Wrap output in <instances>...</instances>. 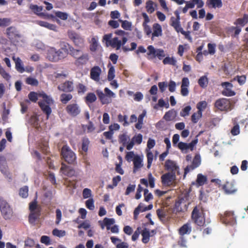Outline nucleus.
<instances>
[{
    "label": "nucleus",
    "instance_id": "nucleus-1",
    "mask_svg": "<svg viewBox=\"0 0 248 248\" xmlns=\"http://www.w3.org/2000/svg\"><path fill=\"white\" fill-rule=\"evenodd\" d=\"M28 97L33 102H36L38 98H42L38 104L43 112L46 114L48 119L52 112L50 108V106L53 103L52 98L43 92L39 93L31 92L29 94Z\"/></svg>",
    "mask_w": 248,
    "mask_h": 248
},
{
    "label": "nucleus",
    "instance_id": "nucleus-2",
    "mask_svg": "<svg viewBox=\"0 0 248 248\" xmlns=\"http://www.w3.org/2000/svg\"><path fill=\"white\" fill-rule=\"evenodd\" d=\"M96 93L102 105L111 103L112 98L116 97V94L107 87L104 89V92L99 89L96 90Z\"/></svg>",
    "mask_w": 248,
    "mask_h": 248
},
{
    "label": "nucleus",
    "instance_id": "nucleus-3",
    "mask_svg": "<svg viewBox=\"0 0 248 248\" xmlns=\"http://www.w3.org/2000/svg\"><path fill=\"white\" fill-rule=\"evenodd\" d=\"M46 51L47 58L51 62H57L65 58L62 50H57L54 47H48Z\"/></svg>",
    "mask_w": 248,
    "mask_h": 248
},
{
    "label": "nucleus",
    "instance_id": "nucleus-4",
    "mask_svg": "<svg viewBox=\"0 0 248 248\" xmlns=\"http://www.w3.org/2000/svg\"><path fill=\"white\" fill-rule=\"evenodd\" d=\"M0 210L3 218L5 220H10L14 217V212L8 202L0 198Z\"/></svg>",
    "mask_w": 248,
    "mask_h": 248
},
{
    "label": "nucleus",
    "instance_id": "nucleus-5",
    "mask_svg": "<svg viewBox=\"0 0 248 248\" xmlns=\"http://www.w3.org/2000/svg\"><path fill=\"white\" fill-rule=\"evenodd\" d=\"M29 208L31 213L29 216V221L31 223L33 224L40 216V207L37 204L36 201L30 203Z\"/></svg>",
    "mask_w": 248,
    "mask_h": 248
},
{
    "label": "nucleus",
    "instance_id": "nucleus-6",
    "mask_svg": "<svg viewBox=\"0 0 248 248\" xmlns=\"http://www.w3.org/2000/svg\"><path fill=\"white\" fill-rule=\"evenodd\" d=\"M62 155L65 161L73 163L76 159V155L67 145L63 146L62 149Z\"/></svg>",
    "mask_w": 248,
    "mask_h": 248
},
{
    "label": "nucleus",
    "instance_id": "nucleus-7",
    "mask_svg": "<svg viewBox=\"0 0 248 248\" xmlns=\"http://www.w3.org/2000/svg\"><path fill=\"white\" fill-rule=\"evenodd\" d=\"M215 107L220 111H228L232 109L229 99L225 98L217 100L215 103Z\"/></svg>",
    "mask_w": 248,
    "mask_h": 248
},
{
    "label": "nucleus",
    "instance_id": "nucleus-8",
    "mask_svg": "<svg viewBox=\"0 0 248 248\" xmlns=\"http://www.w3.org/2000/svg\"><path fill=\"white\" fill-rule=\"evenodd\" d=\"M221 87L223 88L221 93L224 96H232L235 94V93L232 89L233 85L229 82H224L221 83Z\"/></svg>",
    "mask_w": 248,
    "mask_h": 248
},
{
    "label": "nucleus",
    "instance_id": "nucleus-9",
    "mask_svg": "<svg viewBox=\"0 0 248 248\" xmlns=\"http://www.w3.org/2000/svg\"><path fill=\"white\" fill-rule=\"evenodd\" d=\"M192 218L199 226H202L204 224V218L202 212H199L197 207H195L192 213Z\"/></svg>",
    "mask_w": 248,
    "mask_h": 248
},
{
    "label": "nucleus",
    "instance_id": "nucleus-10",
    "mask_svg": "<svg viewBox=\"0 0 248 248\" xmlns=\"http://www.w3.org/2000/svg\"><path fill=\"white\" fill-rule=\"evenodd\" d=\"M176 179V174L173 172H168L161 176L162 184L166 186H170L173 184Z\"/></svg>",
    "mask_w": 248,
    "mask_h": 248
},
{
    "label": "nucleus",
    "instance_id": "nucleus-11",
    "mask_svg": "<svg viewBox=\"0 0 248 248\" xmlns=\"http://www.w3.org/2000/svg\"><path fill=\"white\" fill-rule=\"evenodd\" d=\"M68 36L72 40L75 46L80 47L83 46L84 42V39L79 34L73 31H69Z\"/></svg>",
    "mask_w": 248,
    "mask_h": 248
},
{
    "label": "nucleus",
    "instance_id": "nucleus-12",
    "mask_svg": "<svg viewBox=\"0 0 248 248\" xmlns=\"http://www.w3.org/2000/svg\"><path fill=\"white\" fill-rule=\"evenodd\" d=\"M201 164V158L200 155L197 154L195 155L193 159L192 164L188 165L185 169V174L189 172V171L198 168Z\"/></svg>",
    "mask_w": 248,
    "mask_h": 248
},
{
    "label": "nucleus",
    "instance_id": "nucleus-13",
    "mask_svg": "<svg viewBox=\"0 0 248 248\" xmlns=\"http://www.w3.org/2000/svg\"><path fill=\"white\" fill-rule=\"evenodd\" d=\"M66 111L68 114L72 116H76L80 112V108L76 103H72L68 105L66 108Z\"/></svg>",
    "mask_w": 248,
    "mask_h": 248
},
{
    "label": "nucleus",
    "instance_id": "nucleus-14",
    "mask_svg": "<svg viewBox=\"0 0 248 248\" xmlns=\"http://www.w3.org/2000/svg\"><path fill=\"white\" fill-rule=\"evenodd\" d=\"M165 167L167 170L170 171V172H173L175 174L176 173H179V167L173 161L167 160L165 162Z\"/></svg>",
    "mask_w": 248,
    "mask_h": 248
},
{
    "label": "nucleus",
    "instance_id": "nucleus-15",
    "mask_svg": "<svg viewBox=\"0 0 248 248\" xmlns=\"http://www.w3.org/2000/svg\"><path fill=\"white\" fill-rule=\"evenodd\" d=\"M101 69L98 66H95L91 68L90 71L91 78L96 82H99L101 73Z\"/></svg>",
    "mask_w": 248,
    "mask_h": 248
},
{
    "label": "nucleus",
    "instance_id": "nucleus-16",
    "mask_svg": "<svg viewBox=\"0 0 248 248\" xmlns=\"http://www.w3.org/2000/svg\"><path fill=\"white\" fill-rule=\"evenodd\" d=\"M6 33L10 39H14L20 37V34L16 27L11 26L6 30Z\"/></svg>",
    "mask_w": 248,
    "mask_h": 248
},
{
    "label": "nucleus",
    "instance_id": "nucleus-17",
    "mask_svg": "<svg viewBox=\"0 0 248 248\" xmlns=\"http://www.w3.org/2000/svg\"><path fill=\"white\" fill-rule=\"evenodd\" d=\"M89 60L88 53H82L75 61V64L78 66H83L87 63Z\"/></svg>",
    "mask_w": 248,
    "mask_h": 248
},
{
    "label": "nucleus",
    "instance_id": "nucleus-18",
    "mask_svg": "<svg viewBox=\"0 0 248 248\" xmlns=\"http://www.w3.org/2000/svg\"><path fill=\"white\" fill-rule=\"evenodd\" d=\"M30 9L33 11L34 14L38 15L40 16H43L45 17V18H49L53 17L52 15H46L43 13H42L41 12L43 10V8L41 6H38L37 5L31 4L30 5Z\"/></svg>",
    "mask_w": 248,
    "mask_h": 248
},
{
    "label": "nucleus",
    "instance_id": "nucleus-19",
    "mask_svg": "<svg viewBox=\"0 0 248 248\" xmlns=\"http://www.w3.org/2000/svg\"><path fill=\"white\" fill-rule=\"evenodd\" d=\"M60 172L64 176L71 177L75 174V170L71 167L62 163Z\"/></svg>",
    "mask_w": 248,
    "mask_h": 248
},
{
    "label": "nucleus",
    "instance_id": "nucleus-20",
    "mask_svg": "<svg viewBox=\"0 0 248 248\" xmlns=\"http://www.w3.org/2000/svg\"><path fill=\"white\" fill-rule=\"evenodd\" d=\"M223 189L227 194H232L234 193L237 189L232 182H227L223 186Z\"/></svg>",
    "mask_w": 248,
    "mask_h": 248
},
{
    "label": "nucleus",
    "instance_id": "nucleus-21",
    "mask_svg": "<svg viewBox=\"0 0 248 248\" xmlns=\"http://www.w3.org/2000/svg\"><path fill=\"white\" fill-rule=\"evenodd\" d=\"M73 83L70 81H65L64 83L58 86L59 90L66 92H71L73 90Z\"/></svg>",
    "mask_w": 248,
    "mask_h": 248
},
{
    "label": "nucleus",
    "instance_id": "nucleus-22",
    "mask_svg": "<svg viewBox=\"0 0 248 248\" xmlns=\"http://www.w3.org/2000/svg\"><path fill=\"white\" fill-rule=\"evenodd\" d=\"M133 172L135 173L143 166V157L137 156L133 161Z\"/></svg>",
    "mask_w": 248,
    "mask_h": 248
},
{
    "label": "nucleus",
    "instance_id": "nucleus-23",
    "mask_svg": "<svg viewBox=\"0 0 248 248\" xmlns=\"http://www.w3.org/2000/svg\"><path fill=\"white\" fill-rule=\"evenodd\" d=\"M155 233V231H152L151 232H150L149 229L145 228L143 230L141 235L142 236V241L144 243H147L149 241L150 237L154 235Z\"/></svg>",
    "mask_w": 248,
    "mask_h": 248
},
{
    "label": "nucleus",
    "instance_id": "nucleus-24",
    "mask_svg": "<svg viewBox=\"0 0 248 248\" xmlns=\"http://www.w3.org/2000/svg\"><path fill=\"white\" fill-rule=\"evenodd\" d=\"M124 45L121 39H119L118 37H114L112 39V41L110 42L109 46H111L116 50H119L121 46H124Z\"/></svg>",
    "mask_w": 248,
    "mask_h": 248
},
{
    "label": "nucleus",
    "instance_id": "nucleus-25",
    "mask_svg": "<svg viewBox=\"0 0 248 248\" xmlns=\"http://www.w3.org/2000/svg\"><path fill=\"white\" fill-rule=\"evenodd\" d=\"M177 115V111L175 110L172 109L165 113L163 116V119L167 121H171L175 119Z\"/></svg>",
    "mask_w": 248,
    "mask_h": 248
},
{
    "label": "nucleus",
    "instance_id": "nucleus-26",
    "mask_svg": "<svg viewBox=\"0 0 248 248\" xmlns=\"http://www.w3.org/2000/svg\"><path fill=\"white\" fill-rule=\"evenodd\" d=\"M142 206V203H140L138 206L135 209L134 212V217L136 219L137 218L138 216L139 215L140 212H143L147 210H151L153 208V205L150 204L148 206L144 207L143 209H141V207Z\"/></svg>",
    "mask_w": 248,
    "mask_h": 248
},
{
    "label": "nucleus",
    "instance_id": "nucleus-27",
    "mask_svg": "<svg viewBox=\"0 0 248 248\" xmlns=\"http://www.w3.org/2000/svg\"><path fill=\"white\" fill-rule=\"evenodd\" d=\"M13 59L16 64V68L18 72L22 73L25 71V69L24 68L22 62L19 57H16L14 56L13 57Z\"/></svg>",
    "mask_w": 248,
    "mask_h": 248
},
{
    "label": "nucleus",
    "instance_id": "nucleus-28",
    "mask_svg": "<svg viewBox=\"0 0 248 248\" xmlns=\"http://www.w3.org/2000/svg\"><path fill=\"white\" fill-rule=\"evenodd\" d=\"M153 28L152 39L154 37H159L162 35V28L159 24L155 23L153 26Z\"/></svg>",
    "mask_w": 248,
    "mask_h": 248
},
{
    "label": "nucleus",
    "instance_id": "nucleus-29",
    "mask_svg": "<svg viewBox=\"0 0 248 248\" xmlns=\"http://www.w3.org/2000/svg\"><path fill=\"white\" fill-rule=\"evenodd\" d=\"M179 233L181 235L185 234H188L191 232V226L189 223H187L182 226L179 230Z\"/></svg>",
    "mask_w": 248,
    "mask_h": 248
},
{
    "label": "nucleus",
    "instance_id": "nucleus-30",
    "mask_svg": "<svg viewBox=\"0 0 248 248\" xmlns=\"http://www.w3.org/2000/svg\"><path fill=\"white\" fill-rule=\"evenodd\" d=\"M207 5L210 8H220L222 6L221 0H207Z\"/></svg>",
    "mask_w": 248,
    "mask_h": 248
},
{
    "label": "nucleus",
    "instance_id": "nucleus-31",
    "mask_svg": "<svg viewBox=\"0 0 248 248\" xmlns=\"http://www.w3.org/2000/svg\"><path fill=\"white\" fill-rule=\"evenodd\" d=\"M90 49L91 51H95L99 46L98 38L95 36H93L90 41Z\"/></svg>",
    "mask_w": 248,
    "mask_h": 248
},
{
    "label": "nucleus",
    "instance_id": "nucleus-32",
    "mask_svg": "<svg viewBox=\"0 0 248 248\" xmlns=\"http://www.w3.org/2000/svg\"><path fill=\"white\" fill-rule=\"evenodd\" d=\"M147 50L148 59L151 60L155 58L157 49L155 48L153 46L150 45L147 47Z\"/></svg>",
    "mask_w": 248,
    "mask_h": 248
},
{
    "label": "nucleus",
    "instance_id": "nucleus-33",
    "mask_svg": "<svg viewBox=\"0 0 248 248\" xmlns=\"http://www.w3.org/2000/svg\"><path fill=\"white\" fill-rule=\"evenodd\" d=\"M0 170L4 175H8V171L7 170L5 159L3 156H0Z\"/></svg>",
    "mask_w": 248,
    "mask_h": 248
},
{
    "label": "nucleus",
    "instance_id": "nucleus-34",
    "mask_svg": "<svg viewBox=\"0 0 248 248\" xmlns=\"http://www.w3.org/2000/svg\"><path fill=\"white\" fill-rule=\"evenodd\" d=\"M146 111L145 110H144L141 114H140L138 118V122L135 124V127L140 130L142 128V125H143V119L146 116Z\"/></svg>",
    "mask_w": 248,
    "mask_h": 248
},
{
    "label": "nucleus",
    "instance_id": "nucleus-35",
    "mask_svg": "<svg viewBox=\"0 0 248 248\" xmlns=\"http://www.w3.org/2000/svg\"><path fill=\"white\" fill-rule=\"evenodd\" d=\"M170 21L171 26H172L175 29L177 32H179V31L182 29L180 25V21H179L178 19H175L174 17H171Z\"/></svg>",
    "mask_w": 248,
    "mask_h": 248
},
{
    "label": "nucleus",
    "instance_id": "nucleus-36",
    "mask_svg": "<svg viewBox=\"0 0 248 248\" xmlns=\"http://www.w3.org/2000/svg\"><path fill=\"white\" fill-rule=\"evenodd\" d=\"M207 181L206 176L202 174H198L196 180V184L198 186L203 185Z\"/></svg>",
    "mask_w": 248,
    "mask_h": 248
},
{
    "label": "nucleus",
    "instance_id": "nucleus-37",
    "mask_svg": "<svg viewBox=\"0 0 248 248\" xmlns=\"http://www.w3.org/2000/svg\"><path fill=\"white\" fill-rule=\"evenodd\" d=\"M115 33L122 37L121 39L123 42V45H125L127 41V36L128 35V33L122 30H118L115 31Z\"/></svg>",
    "mask_w": 248,
    "mask_h": 248
},
{
    "label": "nucleus",
    "instance_id": "nucleus-38",
    "mask_svg": "<svg viewBox=\"0 0 248 248\" xmlns=\"http://www.w3.org/2000/svg\"><path fill=\"white\" fill-rule=\"evenodd\" d=\"M146 153V156L147 158V166L148 169H150L152 162L154 159V155L151 151H145Z\"/></svg>",
    "mask_w": 248,
    "mask_h": 248
},
{
    "label": "nucleus",
    "instance_id": "nucleus-39",
    "mask_svg": "<svg viewBox=\"0 0 248 248\" xmlns=\"http://www.w3.org/2000/svg\"><path fill=\"white\" fill-rule=\"evenodd\" d=\"M81 50L75 49L73 46L70 47L69 54L76 59L82 54Z\"/></svg>",
    "mask_w": 248,
    "mask_h": 248
},
{
    "label": "nucleus",
    "instance_id": "nucleus-40",
    "mask_svg": "<svg viewBox=\"0 0 248 248\" xmlns=\"http://www.w3.org/2000/svg\"><path fill=\"white\" fill-rule=\"evenodd\" d=\"M85 99L86 103L88 104L94 102L96 100L97 98L94 93H90L87 94Z\"/></svg>",
    "mask_w": 248,
    "mask_h": 248
},
{
    "label": "nucleus",
    "instance_id": "nucleus-41",
    "mask_svg": "<svg viewBox=\"0 0 248 248\" xmlns=\"http://www.w3.org/2000/svg\"><path fill=\"white\" fill-rule=\"evenodd\" d=\"M72 47L70 45H69L68 44L63 42L61 43V48L59 50H62V52L64 53L65 55V57H66V55L70 51V47Z\"/></svg>",
    "mask_w": 248,
    "mask_h": 248
},
{
    "label": "nucleus",
    "instance_id": "nucleus-42",
    "mask_svg": "<svg viewBox=\"0 0 248 248\" xmlns=\"http://www.w3.org/2000/svg\"><path fill=\"white\" fill-rule=\"evenodd\" d=\"M176 60L174 57H166L163 61L164 64H170L175 65L176 64Z\"/></svg>",
    "mask_w": 248,
    "mask_h": 248
},
{
    "label": "nucleus",
    "instance_id": "nucleus-43",
    "mask_svg": "<svg viewBox=\"0 0 248 248\" xmlns=\"http://www.w3.org/2000/svg\"><path fill=\"white\" fill-rule=\"evenodd\" d=\"M148 22H149V19L147 17L145 19V21L143 23V26L144 28V32L146 33V34L147 35H150L152 33V30H151L150 27L149 25H148L147 24Z\"/></svg>",
    "mask_w": 248,
    "mask_h": 248
},
{
    "label": "nucleus",
    "instance_id": "nucleus-44",
    "mask_svg": "<svg viewBox=\"0 0 248 248\" xmlns=\"http://www.w3.org/2000/svg\"><path fill=\"white\" fill-rule=\"evenodd\" d=\"M137 156H139L138 155H135L133 151L127 152L125 155V159L129 162L134 161Z\"/></svg>",
    "mask_w": 248,
    "mask_h": 248
},
{
    "label": "nucleus",
    "instance_id": "nucleus-45",
    "mask_svg": "<svg viewBox=\"0 0 248 248\" xmlns=\"http://www.w3.org/2000/svg\"><path fill=\"white\" fill-rule=\"evenodd\" d=\"M110 65L108 71V79L109 81H111L115 78V69L114 66H112L110 64Z\"/></svg>",
    "mask_w": 248,
    "mask_h": 248
},
{
    "label": "nucleus",
    "instance_id": "nucleus-46",
    "mask_svg": "<svg viewBox=\"0 0 248 248\" xmlns=\"http://www.w3.org/2000/svg\"><path fill=\"white\" fill-rule=\"evenodd\" d=\"M66 232L64 230H60L58 229H54L52 231V234L53 235L57 236L58 237H62L66 235Z\"/></svg>",
    "mask_w": 248,
    "mask_h": 248
},
{
    "label": "nucleus",
    "instance_id": "nucleus-47",
    "mask_svg": "<svg viewBox=\"0 0 248 248\" xmlns=\"http://www.w3.org/2000/svg\"><path fill=\"white\" fill-rule=\"evenodd\" d=\"M191 110V107L190 106H186L180 111V115L181 117H185L187 116H188Z\"/></svg>",
    "mask_w": 248,
    "mask_h": 248
},
{
    "label": "nucleus",
    "instance_id": "nucleus-48",
    "mask_svg": "<svg viewBox=\"0 0 248 248\" xmlns=\"http://www.w3.org/2000/svg\"><path fill=\"white\" fill-rule=\"evenodd\" d=\"M202 117V112L197 111L192 115L191 121L193 123H197Z\"/></svg>",
    "mask_w": 248,
    "mask_h": 248
},
{
    "label": "nucleus",
    "instance_id": "nucleus-49",
    "mask_svg": "<svg viewBox=\"0 0 248 248\" xmlns=\"http://www.w3.org/2000/svg\"><path fill=\"white\" fill-rule=\"evenodd\" d=\"M19 195L23 198H26L28 196V187L27 186H24L21 187L19 192Z\"/></svg>",
    "mask_w": 248,
    "mask_h": 248
},
{
    "label": "nucleus",
    "instance_id": "nucleus-50",
    "mask_svg": "<svg viewBox=\"0 0 248 248\" xmlns=\"http://www.w3.org/2000/svg\"><path fill=\"white\" fill-rule=\"evenodd\" d=\"M60 98L63 103L66 104L72 98V95L71 94L63 93L61 95Z\"/></svg>",
    "mask_w": 248,
    "mask_h": 248
},
{
    "label": "nucleus",
    "instance_id": "nucleus-51",
    "mask_svg": "<svg viewBox=\"0 0 248 248\" xmlns=\"http://www.w3.org/2000/svg\"><path fill=\"white\" fill-rule=\"evenodd\" d=\"M104 223L106 224V227L108 230L110 229V226L115 223V219L114 218H109L105 217L104 219Z\"/></svg>",
    "mask_w": 248,
    "mask_h": 248
},
{
    "label": "nucleus",
    "instance_id": "nucleus-52",
    "mask_svg": "<svg viewBox=\"0 0 248 248\" xmlns=\"http://www.w3.org/2000/svg\"><path fill=\"white\" fill-rule=\"evenodd\" d=\"M118 119L119 122H124V126H126L129 124V123L127 121V116L126 115L123 116L120 114L118 116Z\"/></svg>",
    "mask_w": 248,
    "mask_h": 248
},
{
    "label": "nucleus",
    "instance_id": "nucleus-53",
    "mask_svg": "<svg viewBox=\"0 0 248 248\" xmlns=\"http://www.w3.org/2000/svg\"><path fill=\"white\" fill-rule=\"evenodd\" d=\"M248 22V16L247 15L244 16L243 18H239L236 21L237 25H240L242 26H244Z\"/></svg>",
    "mask_w": 248,
    "mask_h": 248
},
{
    "label": "nucleus",
    "instance_id": "nucleus-54",
    "mask_svg": "<svg viewBox=\"0 0 248 248\" xmlns=\"http://www.w3.org/2000/svg\"><path fill=\"white\" fill-rule=\"evenodd\" d=\"M207 103L205 101H202L199 102L197 105V108L198 109L199 112H202L207 107Z\"/></svg>",
    "mask_w": 248,
    "mask_h": 248
},
{
    "label": "nucleus",
    "instance_id": "nucleus-55",
    "mask_svg": "<svg viewBox=\"0 0 248 248\" xmlns=\"http://www.w3.org/2000/svg\"><path fill=\"white\" fill-rule=\"evenodd\" d=\"M90 143V141L87 138H84L82 140V150L85 152H87L88 150V146Z\"/></svg>",
    "mask_w": 248,
    "mask_h": 248
},
{
    "label": "nucleus",
    "instance_id": "nucleus-56",
    "mask_svg": "<svg viewBox=\"0 0 248 248\" xmlns=\"http://www.w3.org/2000/svg\"><path fill=\"white\" fill-rule=\"evenodd\" d=\"M119 142L124 145L127 143L129 138L126 134H123L119 136Z\"/></svg>",
    "mask_w": 248,
    "mask_h": 248
},
{
    "label": "nucleus",
    "instance_id": "nucleus-57",
    "mask_svg": "<svg viewBox=\"0 0 248 248\" xmlns=\"http://www.w3.org/2000/svg\"><path fill=\"white\" fill-rule=\"evenodd\" d=\"M11 23V19L9 18H0V27H6Z\"/></svg>",
    "mask_w": 248,
    "mask_h": 248
},
{
    "label": "nucleus",
    "instance_id": "nucleus-58",
    "mask_svg": "<svg viewBox=\"0 0 248 248\" xmlns=\"http://www.w3.org/2000/svg\"><path fill=\"white\" fill-rule=\"evenodd\" d=\"M112 33H108L104 35L103 42H105L107 46H109L110 42L112 41Z\"/></svg>",
    "mask_w": 248,
    "mask_h": 248
},
{
    "label": "nucleus",
    "instance_id": "nucleus-59",
    "mask_svg": "<svg viewBox=\"0 0 248 248\" xmlns=\"http://www.w3.org/2000/svg\"><path fill=\"white\" fill-rule=\"evenodd\" d=\"M56 16L62 20H66L68 18V15L66 13L57 11L55 13Z\"/></svg>",
    "mask_w": 248,
    "mask_h": 248
},
{
    "label": "nucleus",
    "instance_id": "nucleus-60",
    "mask_svg": "<svg viewBox=\"0 0 248 248\" xmlns=\"http://www.w3.org/2000/svg\"><path fill=\"white\" fill-rule=\"evenodd\" d=\"M198 83L202 87H205L208 84L207 78L205 76L202 77L199 79Z\"/></svg>",
    "mask_w": 248,
    "mask_h": 248
},
{
    "label": "nucleus",
    "instance_id": "nucleus-61",
    "mask_svg": "<svg viewBox=\"0 0 248 248\" xmlns=\"http://www.w3.org/2000/svg\"><path fill=\"white\" fill-rule=\"evenodd\" d=\"M155 145V141L154 139L149 138L147 144V148L145 151H151Z\"/></svg>",
    "mask_w": 248,
    "mask_h": 248
},
{
    "label": "nucleus",
    "instance_id": "nucleus-62",
    "mask_svg": "<svg viewBox=\"0 0 248 248\" xmlns=\"http://www.w3.org/2000/svg\"><path fill=\"white\" fill-rule=\"evenodd\" d=\"M85 204L87 208L90 210H93L94 208V201L93 198H90L87 200Z\"/></svg>",
    "mask_w": 248,
    "mask_h": 248
},
{
    "label": "nucleus",
    "instance_id": "nucleus-63",
    "mask_svg": "<svg viewBox=\"0 0 248 248\" xmlns=\"http://www.w3.org/2000/svg\"><path fill=\"white\" fill-rule=\"evenodd\" d=\"M82 196L84 199H87L92 197V191L90 189L85 188L83 190Z\"/></svg>",
    "mask_w": 248,
    "mask_h": 248
},
{
    "label": "nucleus",
    "instance_id": "nucleus-64",
    "mask_svg": "<svg viewBox=\"0 0 248 248\" xmlns=\"http://www.w3.org/2000/svg\"><path fill=\"white\" fill-rule=\"evenodd\" d=\"M26 83L32 86H37L38 84V81L36 78L31 77L26 79Z\"/></svg>",
    "mask_w": 248,
    "mask_h": 248
}]
</instances>
